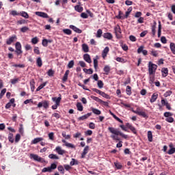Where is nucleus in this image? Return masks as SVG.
<instances>
[{"label": "nucleus", "instance_id": "34", "mask_svg": "<svg viewBox=\"0 0 175 175\" xmlns=\"http://www.w3.org/2000/svg\"><path fill=\"white\" fill-rule=\"evenodd\" d=\"M98 94L99 95H101V96H103V98H105L106 99L110 98V96H109V94L105 93L104 92L100 91Z\"/></svg>", "mask_w": 175, "mask_h": 175}, {"label": "nucleus", "instance_id": "32", "mask_svg": "<svg viewBox=\"0 0 175 175\" xmlns=\"http://www.w3.org/2000/svg\"><path fill=\"white\" fill-rule=\"evenodd\" d=\"M155 81V75H149V83L152 84Z\"/></svg>", "mask_w": 175, "mask_h": 175}, {"label": "nucleus", "instance_id": "23", "mask_svg": "<svg viewBox=\"0 0 175 175\" xmlns=\"http://www.w3.org/2000/svg\"><path fill=\"white\" fill-rule=\"evenodd\" d=\"M157 99H158V94L154 93L152 95L150 98V103H154V102H155Z\"/></svg>", "mask_w": 175, "mask_h": 175}, {"label": "nucleus", "instance_id": "36", "mask_svg": "<svg viewBox=\"0 0 175 175\" xmlns=\"http://www.w3.org/2000/svg\"><path fill=\"white\" fill-rule=\"evenodd\" d=\"M148 140L150 143L152 142V132L151 131H148Z\"/></svg>", "mask_w": 175, "mask_h": 175}, {"label": "nucleus", "instance_id": "13", "mask_svg": "<svg viewBox=\"0 0 175 175\" xmlns=\"http://www.w3.org/2000/svg\"><path fill=\"white\" fill-rule=\"evenodd\" d=\"M161 75H162V77H166L167 75H169V69H167V68H162Z\"/></svg>", "mask_w": 175, "mask_h": 175}, {"label": "nucleus", "instance_id": "33", "mask_svg": "<svg viewBox=\"0 0 175 175\" xmlns=\"http://www.w3.org/2000/svg\"><path fill=\"white\" fill-rule=\"evenodd\" d=\"M162 32V25L161 24V21H159V29H158V38H161V33Z\"/></svg>", "mask_w": 175, "mask_h": 175}, {"label": "nucleus", "instance_id": "11", "mask_svg": "<svg viewBox=\"0 0 175 175\" xmlns=\"http://www.w3.org/2000/svg\"><path fill=\"white\" fill-rule=\"evenodd\" d=\"M91 116H92V113H88L87 114L78 118V121H84V120H87V118L91 117Z\"/></svg>", "mask_w": 175, "mask_h": 175}, {"label": "nucleus", "instance_id": "12", "mask_svg": "<svg viewBox=\"0 0 175 175\" xmlns=\"http://www.w3.org/2000/svg\"><path fill=\"white\" fill-rule=\"evenodd\" d=\"M69 27L70 28V29H73V31L77 33H81V32H83L81 29H79L77 27L73 25H70Z\"/></svg>", "mask_w": 175, "mask_h": 175}, {"label": "nucleus", "instance_id": "63", "mask_svg": "<svg viewBox=\"0 0 175 175\" xmlns=\"http://www.w3.org/2000/svg\"><path fill=\"white\" fill-rule=\"evenodd\" d=\"M94 67L96 70L98 69V59H94Z\"/></svg>", "mask_w": 175, "mask_h": 175}, {"label": "nucleus", "instance_id": "25", "mask_svg": "<svg viewBox=\"0 0 175 175\" xmlns=\"http://www.w3.org/2000/svg\"><path fill=\"white\" fill-rule=\"evenodd\" d=\"M69 73H70V71L69 70H67L62 79L64 83L68 81V76H69Z\"/></svg>", "mask_w": 175, "mask_h": 175}, {"label": "nucleus", "instance_id": "50", "mask_svg": "<svg viewBox=\"0 0 175 175\" xmlns=\"http://www.w3.org/2000/svg\"><path fill=\"white\" fill-rule=\"evenodd\" d=\"M73 66H75V61L71 60L69 62V63L68 64V68L69 69H72V68H73Z\"/></svg>", "mask_w": 175, "mask_h": 175}, {"label": "nucleus", "instance_id": "8", "mask_svg": "<svg viewBox=\"0 0 175 175\" xmlns=\"http://www.w3.org/2000/svg\"><path fill=\"white\" fill-rule=\"evenodd\" d=\"M126 126L129 128V129H130V131H131L134 135H137V131L136 130V128H135V126H133L132 124L130 123H126Z\"/></svg>", "mask_w": 175, "mask_h": 175}, {"label": "nucleus", "instance_id": "28", "mask_svg": "<svg viewBox=\"0 0 175 175\" xmlns=\"http://www.w3.org/2000/svg\"><path fill=\"white\" fill-rule=\"evenodd\" d=\"M36 64L38 68H42L43 65V62L42 61V57H38L36 59Z\"/></svg>", "mask_w": 175, "mask_h": 175}, {"label": "nucleus", "instance_id": "2", "mask_svg": "<svg viewBox=\"0 0 175 175\" xmlns=\"http://www.w3.org/2000/svg\"><path fill=\"white\" fill-rule=\"evenodd\" d=\"M148 67L149 75H155L157 69H158V66L155 64H153L152 62H149Z\"/></svg>", "mask_w": 175, "mask_h": 175}, {"label": "nucleus", "instance_id": "38", "mask_svg": "<svg viewBox=\"0 0 175 175\" xmlns=\"http://www.w3.org/2000/svg\"><path fill=\"white\" fill-rule=\"evenodd\" d=\"M75 9L76 12H78L79 13H81V12H83V7H81L80 5H75Z\"/></svg>", "mask_w": 175, "mask_h": 175}, {"label": "nucleus", "instance_id": "20", "mask_svg": "<svg viewBox=\"0 0 175 175\" xmlns=\"http://www.w3.org/2000/svg\"><path fill=\"white\" fill-rule=\"evenodd\" d=\"M109 113L113 117V118H115V120H116V121H118V122H120V124H124V122L121 119H120V118L116 116V114L111 112V111H109Z\"/></svg>", "mask_w": 175, "mask_h": 175}, {"label": "nucleus", "instance_id": "59", "mask_svg": "<svg viewBox=\"0 0 175 175\" xmlns=\"http://www.w3.org/2000/svg\"><path fill=\"white\" fill-rule=\"evenodd\" d=\"M151 55H152L153 57H158V51L154 50V49H152L151 52Z\"/></svg>", "mask_w": 175, "mask_h": 175}, {"label": "nucleus", "instance_id": "10", "mask_svg": "<svg viewBox=\"0 0 175 175\" xmlns=\"http://www.w3.org/2000/svg\"><path fill=\"white\" fill-rule=\"evenodd\" d=\"M169 147L170 149L167 152V154L173 155V154L175 153V148L174 147L173 144H170Z\"/></svg>", "mask_w": 175, "mask_h": 175}, {"label": "nucleus", "instance_id": "52", "mask_svg": "<svg viewBox=\"0 0 175 175\" xmlns=\"http://www.w3.org/2000/svg\"><path fill=\"white\" fill-rule=\"evenodd\" d=\"M114 165L116 169L118 170L122 169V165H121V163H120L119 162H115Z\"/></svg>", "mask_w": 175, "mask_h": 175}, {"label": "nucleus", "instance_id": "22", "mask_svg": "<svg viewBox=\"0 0 175 175\" xmlns=\"http://www.w3.org/2000/svg\"><path fill=\"white\" fill-rule=\"evenodd\" d=\"M55 151L59 155H64L65 154V150H62L59 146L56 147Z\"/></svg>", "mask_w": 175, "mask_h": 175}, {"label": "nucleus", "instance_id": "53", "mask_svg": "<svg viewBox=\"0 0 175 175\" xmlns=\"http://www.w3.org/2000/svg\"><path fill=\"white\" fill-rule=\"evenodd\" d=\"M27 31H29V28L27 26H25L21 28V32H23V33L27 32Z\"/></svg>", "mask_w": 175, "mask_h": 175}, {"label": "nucleus", "instance_id": "3", "mask_svg": "<svg viewBox=\"0 0 175 175\" xmlns=\"http://www.w3.org/2000/svg\"><path fill=\"white\" fill-rule=\"evenodd\" d=\"M114 32L117 39H121L122 38V31L120 25H116L114 27Z\"/></svg>", "mask_w": 175, "mask_h": 175}, {"label": "nucleus", "instance_id": "62", "mask_svg": "<svg viewBox=\"0 0 175 175\" xmlns=\"http://www.w3.org/2000/svg\"><path fill=\"white\" fill-rule=\"evenodd\" d=\"M97 85L98 88H102L104 85L103 81H102L101 80L98 81Z\"/></svg>", "mask_w": 175, "mask_h": 175}, {"label": "nucleus", "instance_id": "27", "mask_svg": "<svg viewBox=\"0 0 175 175\" xmlns=\"http://www.w3.org/2000/svg\"><path fill=\"white\" fill-rule=\"evenodd\" d=\"M92 111L96 116H100V114H102V111L96 108H92Z\"/></svg>", "mask_w": 175, "mask_h": 175}, {"label": "nucleus", "instance_id": "40", "mask_svg": "<svg viewBox=\"0 0 175 175\" xmlns=\"http://www.w3.org/2000/svg\"><path fill=\"white\" fill-rule=\"evenodd\" d=\"M20 14L22 17H24L25 18H29V15H28V13L24 11L21 12Z\"/></svg>", "mask_w": 175, "mask_h": 175}, {"label": "nucleus", "instance_id": "64", "mask_svg": "<svg viewBox=\"0 0 175 175\" xmlns=\"http://www.w3.org/2000/svg\"><path fill=\"white\" fill-rule=\"evenodd\" d=\"M63 137H64L65 139H70V136L69 135H66V132L65 131H63L62 133Z\"/></svg>", "mask_w": 175, "mask_h": 175}, {"label": "nucleus", "instance_id": "56", "mask_svg": "<svg viewBox=\"0 0 175 175\" xmlns=\"http://www.w3.org/2000/svg\"><path fill=\"white\" fill-rule=\"evenodd\" d=\"M21 139V135L20 134H16L15 137V143H18Z\"/></svg>", "mask_w": 175, "mask_h": 175}, {"label": "nucleus", "instance_id": "51", "mask_svg": "<svg viewBox=\"0 0 175 175\" xmlns=\"http://www.w3.org/2000/svg\"><path fill=\"white\" fill-rule=\"evenodd\" d=\"M63 32L66 35H70L72 33V30H70L69 29H64Z\"/></svg>", "mask_w": 175, "mask_h": 175}, {"label": "nucleus", "instance_id": "31", "mask_svg": "<svg viewBox=\"0 0 175 175\" xmlns=\"http://www.w3.org/2000/svg\"><path fill=\"white\" fill-rule=\"evenodd\" d=\"M30 87H31V92H33L35 91V80L34 79H31L30 81Z\"/></svg>", "mask_w": 175, "mask_h": 175}, {"label": "nucleus", "instance_id": "43", "mask_svg": "<svg viewBox=\"0 0 175 175\" xmlns=\"http://www.w3.org/2000/svg\"><path fill=\"white\" fill-rule=\"evenodd\" d=\"M42 173H46V172H49V173H51L53 172L51 170V167H44L42 170Z\"/></svg>", "mask_w": 175, "mask_h": 175}, {"label": "nucleus", "instance_id": "46", "mask_svg": "<svg viewBox=\"0 0 175 175\" xmlns=\"http://www.w3.org/2000/svg\"><path fill=\"white\" fill-rule=\"evenodd\" d=\"M102 33H103V31L101 29H98L96 35V38H102Z\"/></svg>", "mask_w": 175, "mask_h": 175}, {"label": "nucleus", "instance_id": "17", "mask_svg": "<svg viewBox=\"0 0 175 175\" xmlns=\"http://www.w3.org/2000/svg\"><path fill=\"white\" fill-rule=\"evenodd\" d=\"M103 36L105 39H107L108 40L113 39V34H111V33H104Z\"/></svg>", "mask_w": 175, "mask_h": 175}, {"label": "nucleus", "instance_id": "57", "mask_svg": "<svg viewBox=\"0 0 175 175\" xmlns=\"http://www.w3.org/2000/svg\"><path fill=\"white\" fill-rule=\"evenodd\" d=\"M66 147H68V148H75L76 146H75L72 144L66 142Z\"/></svg>", "mask_w": 175, "mask_h": 175}, {"label": "nucleus", "instance_id": "55", "mask_svg": "<svg viewBox=\"0 0 175 175\" xmlns=\"http://www.w3.org/2000/svg\"><path fill=\"white\" fill-rule=\"evenodd\" d=\"M165 121L170 123L174 122V118H172V116H170L169 118H165Z\"/></svg>", "mask_w": 175, "mask_h": 175}, {"label": "nucleus", "instance_id": "15", "mask_svg": "<svg viewBox=\"0 0 175 175\" xmlns=\"http://www.w3.org/2000/svg\"><path fill=\"white\" fill-rule=\"evenodd\" d=\"M83 59L88 62V64H91V62H92V60H91V56H90L88 53L83 55Z\"/></svg>", "mask_w": 175, "mask_h": 175}, {"label": "nucleus", "instance_id": "1", "mask_svg": "<svg viewBox=\"0 0 175 175\" xmlns=\"http://www.w3.org/2000/svg\"><path fill=\"white\" fill-rule=\"evenodd\" d=\"M108 131L110 133L112 134L111 135V139H113V140H116L117 142H119V143L116 144V147L118 148H121V147H122V141H120V138L118 137V136H121L122 137H123V139H128V135L122 133L118 129H116L114 127H108Z\"/></svg>", "mask_w": 175, "mask_h": 175}, {"label": "nucleus", "instance_id": "61", "mask_svg": "<svg viewBox=\"0 0 175 175\" xmlns=\"http://www.w3.org/2000/svg\"><path fill=\"white\" fill-rule=\"evenodd\" d=\"M163 116L166 118H168L169 117H172V116H173V114L171 112H165Z\"/></svg>", "mask_w": 175, "mask_h": 175}, {"label": "nucleus", "instance_id": "9", "mask_svg": "<svg viewBox=\"0 0 175 175\" xmlns=\"http://www.w3.org/2000/svg\"><path fill=\"white\" fill-rule=\"evenodd\" d=\"M35 14L36 16H38L39 17H42V18H49V14L45 12H36Z\"/></svg>", "mask_w": 175, "mask_h": 175}, {"label": "nucleus", "instance_id": "24", "mask_svg": "<svg viewBox=\"0 0 175 175\" xmlns=\"http://www.w3.org/2000/svg\"><path fill=\"white\" fill-rule=\"evenodd\" d=\"M49 43H51V40L47 39L42 40V44L44 47H47L49 46Z\"/></svg>", "mask_w": 175, "mask_h": 175}, {"label": "nucleus", "instance_id": "4", "mask_svg": "<svg viewBox=\"0 0 175 175\" xmlns=\"http://www.w3.org/2000/svg\"><path fill=\"white\" fill-rule=\"evenodd\" d=\"M30 159L36 161L37 162H40L41 163H46V160L38 154H30Z\"/></svg>", "mask_w": 175, "mask_h": 175}, {"label": "nucleus", "instance_id": "30", "mask_svg": "<svg viewBox=\"0 0 175 175\" xmlns=\"http://www.w3.org/2000/svg\"><path fill=\"white\" fill-rule=\"evenodd\" d=\"M8 140H9L10 143H14V137L13 135V133H9Z\"/></svg>", "mask_w": 175, "mask_h": 175}, {"label": "nucleus", "instance_id": "58", "mask_svg": "<svg viewBox=\"0 0 175 175\" xmlns=\"http://www.w3.org/2000/svg\"><path fill=\"white\" fill-rule=\"evenodd\" d=\"M33 52L35 54H37V55H39V54H40V51L39 50V47L35 46L33 49Z\"/></svg>", "mask_w": 175, "mask_h": 175}, {"label": "nucleus", "instance_id": "19", "mask_svg": "<svg viewBox=\"0 0 175 175\" xmlns=\"http://www.w3.org/2000/svg\"><path fill=\"white\" fill-rule=\"evenodd\" d=\"M156 28H157V22H154V25L152 26V38H155V33L157 32Z\"/></svg>", "mask_w": 175, "mask_h": 175}, {"label": "nucleus", "instance_id": "54", "mask_svg": "<svg viewBox=\"0 0 175 175\" xmlns=\"http://www.w3.org/2000/svg\"><path fill=\"white\" fill-rule=\"evenodd\" d=\"M47 75L50 77H53V76H54V70H53V69L49 70L48 72H47Z\"/></svg>", "mask_w": 175, "mask_h": 175}, {"label": "nucleus", "instance_id": "45", "mask_svg": "<svg viewBox=\"0 0 175 175\" xmlns=\"http://www.w3.org/2000/svg\"><path fill=\"white\" fill-rule=\"evenodd\" d=\"M90 98L93 99V100H95L96 102H98V103H100L102 101V99L95 96H91Z\"/></svg>", "mask_w": 175, "mask_h": 175}, {"label": "nucleus", "instance_id": "18", "mask_svg": "<svg viewBox=\"0 0 175 175\" xmlns=\"http://www.w3.org/2000/svg\"><path fill=\"white\" fill-rule=\"evenodd\" d=\"M40 142H43V137L33 139V140L31 141V144H38V143H40Z\"/></svg>", "mask_w": 175, "mask_h": 175}, {"label": "nucleus", "instance_id": "14", "mask_svg": "<svg viewBox=\"0 0 175 175\" xmlns=\"http://www.w3.org/2000/svg\"><path fill=\"white\" fill-rule=\"evenodd\" d=\"M109 51H110V49L109 48V46H106L102 53L103 58H106V57H107V54L109 53Z\"/></svg>", "mask_w": 175, "mask_h": 175}, {"label": "nucleus", "instance_id": "47", "mask_svg": "<svg viewBox=\"0 0 175 175\" xmlns=\"http://www.w3.org/2000/svg\"><path fill=\"white\" fill-rule=\"evenodd\" d=\"M31 43L33 44H38L39 43V39H38V37H34L31 39Z\"/></svg>", "mask_w": 175, "mask_h": 175}, {"label": "nucleus", "instance_id": "41", "mask_svg": "<svg viewBox=\"0 0 175 175\" xmlns=\"http://www.w3.org/2000/svg\"><path fill=\"white\" fill-rule=\"evenodd\" d=\"M49 158L50 159H59V157L58 156H57V154H50L49 155Z\"/></svg>", "mask_w": 175, "mask_h": 175}, {"label": "nucleus", "instance_id": "29", "mask_svg": "<svg viewBox=\"0 0 175 175\" xmlns=\"http://www.w3.org/2000/svg\"><path fill=\"white\" fill-rule=\"evenodd\" d=\"M103 70H104V75H109V73H110V70H111V68L109 67V66H105L104 68H103Z\"/></svg>", "mask_w": 175, "mask_h": 175}, {"label": "nucleus", "instance_id": "35", "mask_svg": "<svg viewBox=\"0 0 175 175\" xmlns=\"http://www.w3.org/2000/svg\"><path fill=\"white\" fill-rule=\"evenodd\" d=\"M126 93L129 95L131 96L132 95V88L129 85L126 86Z\"/></svg>", "mask_w": 175, "mask_h": 175}, {"label": "nucleus", "instance_id": "6", "mask_svg": "<svg viewBox=\"0 0 175 175\" xmlns=\"http://www.w3.org/2000/svg\"><path fill=\"white\" fill-rule=\"evenodd\" d=\"M50 105V103L47 100H44L42 102H40L38 104V107H44V109H49V106Z\"/></svg>", "mask_w": 175, "mask_h": 175}, {"label": "nucleus", "instance_id": "49", "mask_svg": "<svg viewBox=\"0 0 175 175\" xmlns=\"http://www.w3.org/2000/svg\"><path fill=\"white\" fill-rule=\"evenodd\" d=\"M59 172H60L62 174H65V169H64V166L59 165L57 167Z\"/></svg>", "mask_w": 175, "mask_h": 175}, {"label": "nucleus", "instance_id": "48", "mask_svg": "<svg viewBox=\"0 0 175 175\" xmlns=\"http://www.w3.org/2000/svg\"><path fill=\"white\" fill-rule=\"evenodd\" d=\"M138 116H141L142 117H143L144 118H147V117H148L147 116V113H146V112L144 111H139L138 112Z\"/></svg>", "mask_w": 175, "mask_h": 175}, {"label": "nucleus", "instance_id": "26", "mask_svg": "<svg viewBox=\"0 0 175 175\" xmlns=\"http://www.w3.org/2000/svg\"><path fill=\"white\" fill-rule=\"evenodd\" d=\"M82 50L84 53H88V51H90V47H88V45L87 44H83Z\"/></svg>", "mask_w": 175, "mask_h": 175}, {"label": "nucleus", "instance_id": "39", "mask_svg": "<svg viewBox=\"0 0 175 175\" xmlns=\"http://www.w3.org/2000/svg\"><path fill=\"white\" fill-rule=\"evenodd\" d=\"M70 166H75V165H79V161L72 159L70 163Z\"/></svg>", "mask_w": 175, "mask_h": 175}, {"label": "nucleus", "instance_id": "21", "mask_svg": "<svg viewBox=\"0 0 175 175\" xmlns=\"http://www.w3.org/2000/svg\"><path fill=\"white\" fill-rule=\"evenodd\" d=\"M62 99V98L61 97V96L58 98H57V97L52 98V100L53 102H55V105H58L59 106V103H61Z\"/></svg>", "mask_w": 175, "mask_h": 175}, {"label": "nucleus", "instance_id": "60", "mask_svg": "<svg viewBox=\"0 0 175 175\" xmlns=\"http://www.w3.org/2000/svg\"><path fill=\"white\" fill-rule=\"evenodd\" d=\"M5 94H6V88H4L1 90L0 93V99H2V98H3V95H5Z\"/></svg>", "mask_w": 175, "mask_h": 175}, {"label": "nucleus", "instance_id": "16", "mask_svg": "<svg viewBox=\"0 0 175 175\" xmlns=\"http://www.w3.org/2000/svg\"><path fill=\"white\" fill-rule=\"evenodd\" d=\"M88 151H90V146H86L84 148L83 151L81 154V158H85V155H87V154H88Z\"/></svg>", "mask_w": 175, "mask_h": 175}, {"label": "nucleus", "instance_id": "7", "mask_svg": "<svg viewBox=\"0 0 175 175\" xmlns=\"http://www.w3.org/2000/svg\"><path fill=\"white\" fill-rule=\"evenodd\" d=\"M14 40H17V36H16V35H14V36L10 37L6 40V44H8V46H10V44H12V43H13V42H14Z\"/></svg>", "mask_w": 175, "mask_h": 175}, {"label": "nucleus", "instance_id": "5", "mask_svg": "<svg viewBox=\"0 0 175 175\" xmlns=\"http://www.w3.org/2000/svg\"><path fill=\"white\" fill-rule=\"evenodd\" d=\"M15 48H16L15 53L17 54V55H20V54H23V51L21 50V43H20L19 42H17L15 44Z\"/></svg>", "mask_w": 175, "mask_h": 175}, {"label": "nucleus", "instance_id": "37", "mask_svg": "<svg viewBox=\"0 0 175 175\" xmlns=\"http://www.w3.org/2000/svg\"><path fill=\"white\" fill-rule=\"evenodd\" d=\"M47 84V81L44 82L42 84H41L40 86H38L36 89V91H40V90H42V88H44Z\"/></svg>", "mask_w": 175, "mask_h": 175}, {"label": "nucleus", "instance_id": "44", "mask_svg": "<svg viewBox=\"0 0 175 175\" xmlns=\"http://www.w3.org/2000/svg\"><path fill=\"white\" fill-rule=\"evenodd\" d=\"M170 47L171 49V51L175 54V44L174 42H171L170 44Z\"/></svg>", "mask_w": 175, "mask_h": 175}, {"label": "nucleus", "instance_id": "42", "mask_svg": "<svg viewBox=\"0 0 175 175\" xmlns=\"http://www.w3.org/2000/svg\"><path fill=\"white\" fill-rule=\"evenodd\" d=\"M77 108L79 111H83V105H81V103H77Z\"/></svg>", "mask_w": 175, "mask_h": 175}]
</instances>
